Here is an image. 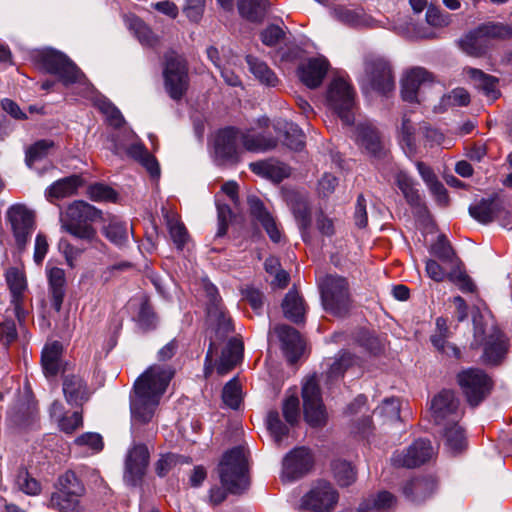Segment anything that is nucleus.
<instances>
[{
    "mask_svg": "<svg viewBox=\"0 0 512 512\" xmlns=\"http://www.w3.org/2000/svg\"><path fill=\"white\" fill-rule=\"evenodd\" d=\"M174 373L170 366L152 365L137 378L130 394L132 427L151 422Z\"/></svg>",
    "mask_w": 512,
    "mask_h": 512,
    "instance_id": "nucleus-1",
    "label": "nucleus"
},
{
    "mask_svg": "<svg viewBox=\"0 0 512 512\" xmlns=\"http://www.w3.org/2000/svg\"><path fill=\"white\" fill-rule=\"evenodd\" d=\"M218 472L224 487H213L210 490V500L214 504H220L225 500L227 492L241 494L249 486L248 464L245 450L242 447H234L223 455Z\"/></svg>",
    "mask_w": 512,
    "mask_h": 512,
    "instance_id": "nucleus-2",
    "label": "nucleus"
},
{
    "mask_svg": "<svg viewBox=\"0 0 512 512\" xmlns=\"http://www.w3.org/2000/svg\"><path fill=\"white\" fill-rule=\"evenodd\" d=\"M204 290L207 297V318L215 329V339H211L205 357L204 373L208 377L213 370L212 362L213 356L217 352V341L224 340L228 334L233 332V326L216 286L207 283L204 286Z\"/></svg>",
    "mask_w": 512,
    "mask_h": 512,
    "instance_id": "nucleus-3",
    "label": "nucleus"
},
{
    "mask_svg": "<svg viewBox=\"0 0 512 512\" xmlns=\"http://www.w3.org/2000/svg\"><path fill=\"white\" fill-rule=\"evenodd\" d=\"M101 216L102 212L89 203L82 200L74 201L61 215V227L75 238L93 242L97 240V232L90 223Z\"/></svg>",
    "mask_w": 512,
    "mask_h": 512,
    "instance_id": "nucleus-4",
    "label": "nucleus"
},
{
    "mask_svg": "<svg viewBox=\"0 0 512 512\" xmlns=\"http://www.w3.org/2000/svg\"><path fill=\"white\" fill-rule=\"evenodd\" d=\"M509 349V340L497 326L491 311L482 305V363L500 364Z\"/></svg>",
    "mask_w": 512,
    "mask_h": 512,
    "instance_id": "nucleus-5",
    "label": "nucleus"
},
{
    "mask_svg": "<svg viewBox=\"0 0 512 512\" xmlns=\"http://www.w3.org/2000/svg\"><path fill=\"white\" fill-rule=\"evenodd\" d=\"M85 487L72 471L65 472L58 480V488L50 496L49 507L58 512L82 511Z\"/></svg>",
    "mask_w": 512,
    "mask_h": 512,
    "instance_id": "nucleus-6",
    "label": "nucleus"
},
{
    "mask_svg": "<svg viewBox=\"0 0 512 512\" xmlns=\"http://www.w3.org/2000/svg\"><path fill=\"white\" fill-rule=\"evenodd\" d=\"M322 305L325 311L335 315H345L351 307L349 284L339 275H327L319 284Z\"/></svg>",
    "mask_w": 512,
    "mask_h": 512,
    "instance_id": "nucleus-7",
    "label": "nucleus"
},
{
    "mask_svg": "<svg viewBox=\"0 0 512 512\" xmlns=\"http://www.w3.org/2000/svg\"><path fill=\"white\" fill-rule=\"evenodd\" d=\"M164 87L173 100H180L189 86L188 65L185 58L173 50L164 55Z\"/></svg>",
    "mask_w": 512,
    "mask_h": 512,
    "instance_id": "nucleus-8",
    "label": "nucleus"
},
{
    "mask_svg": "<svg viewBox=\"0 0 512 512\" xmlns=\"http://www.w3.org/2000/svg\"><path fill=\"white\" fill-rule=\"evenodd\" d=\"M37 58L46 72L56 75L65 86L81 82L84 78L75 63L60 51L47 49L40 52Z\"/></svg>",
    "mask_w": 512,
    "mask_h": 512,
    "instance_id": "nucleus-9",
    "label": "nucleus"
},
{
    "mask_svg": "<svg viewBox=\"0 0 512 512\" xmlns=\"http://www.w3.org/2000/svg\"><path fill=\"white\" fill-rule=\"evenodd\" d=\"M354 97L355 93L351 85L343 78H335L329 85L327 91L328 105L346 125H351L354 122Z\"/></svg>",
    "mask_w": 512,
    "mask_h": 512,
    "instance_id": "nucleus-10",
    "label": "nucleus"
},
{
    "mask_svg": "<svg viewBox=\"0 0 512 512\" xmlns=\"http://www.w3.org/2000/svg\"><path fill=\"white\" fill-rule=\"evenodd\" d=\"M303 412L306 422L312 427L325 425L327 412L323 404L316 377L307 378L302 387Z\"/></svg>",
    "mask_w": 512,
    "mask_h": 512,
    "instance_id": "nucleus-11",
    "label": "nucleus"
},
{
    "mask_svg": "<svg viewBox=\"0 0 512 512\" xmlns=\"http://www.w3.org/2000/svg\"><path fill=\"white\" fill-rule=\"evenodd\" d=\"M459 402L455 393L444 389L436 394L429 406V417L438 426H447L458 422L460 413Z\"/></svg>",
    "mask_w": 512,
    "mask_h": 512,
    "instance_id": "nucleus-12",
    "label": "nucleus"
},
{
    "mask_svg": "<svg viewBox=\"0 0 512 512\" xmlns=\"http://www.w3.org/2000/svg\"><path fill=\"white\" fill-rule=\"evenodd\" d=\"M7 219L17 246L23 249L35 229V215L23 204H14L7 210Z\"/></svg>",
    "mask_w": 512,
    "mask_h": 512,
    "instance_id": "nucleus-13",
    "label": "nucleus"
},
{
    "mask_svg": "<svg viewBox=\"0 0 512 512\" xmlns=\"http://www.w3.org/2000/svg\"><path fill=\"white\" fill-rule=\"evenodd\" d=\"M434 82L432 73L423 67L406 70L401 78V96L404 101L421 102V91Z\"/></svg>",
    "mask_w": 512,
    "mask_h": 512,
    "instance_id": "nucleus-14",
    "label": "nucleus"
},
{
    "mask_svg": "<svg viewBox=\"0 0 512 512\" xmlns=\"http://www.w3.org/2000/svg\"><path fill=\"white\" fill-rule=\"evenodd\" d=\"M365 82L370 89L381 94L391 92L395 81L389 63L381 58L368 61L365 65Z\"/></svg>",
    "mask_w": 512,
    "mask_h": 512,
    "instance_id": "nucleus-15",
    "label": "nucleus"
},
{
    "mask_svg": "<svg viewBox=\"0 0 512 512\" xmlns=\"http://www.w3.org/2000/svg\"><path fill=\"white\" fill-rule=\"evenodd\" d=\"M434 454V448L429 440L418 439L406 450L396 451L391 461L396 467L414 468L427 462Z\"/></svg>",
    "mask_w": 512,
    "mask_h": 512,
    "instance_id": "nucleus-16",
    "label": "nucleus"
},
{
    "mask_svg": "<svg viewBox=\"0 0 512 512\" xmlns=\"http://www.w3.org/2000/svg\"><path fill=\"white\" fill-rule=\"evenodd\" d=\"M241 130L228 127L220 130L215 138L214 152L221 163H237L240 160L239 142Z\"/></svg>",
    "mask_w": 512,
    "mask_h": 512,
    "instance_id": "nucleus-17",
    "label": "nucleus"
},
{
    "mask_svg": "<svg viewBox=\"0 0 512 512\" xmlns=\"http://www.w3.org/2000/svg\"><path fill=\"white\" fill-rule=\"evenodd\" d=\"M338 502V493L325 481L314 486L302 500V505L313 512H329Z\"/></svg>",
    "mask_w": 512,
    "mask_h": 512,
    "instance_id": "nucleus-18",
    "label": "nucleus"
},
{
    "mask_svg": "<svg viewBox=\"0 0 512 512\" xmlns=\"http://www.w3.org/2000/svg\"><path fill=\"white\" fill-rule=\"evenodd\" d=\"M149 464V451L144 444H135L127 452L124 479L130 485H137Z\"/></svg>",
    "mask_w": 512,
    "mask_h": 512,
    "instance_id": "nucleus-19",
    "label": "nucleus"
},
{
    "mask_svg": "<svg viewBox=\"0 0 512 512\" xmlns=\"http://www.w3.org/2000/svg\"><path fill=\"white\" fill-rule=\"evenodd\" d=\"M312 467V456L304 447L296 448L283 460L282 479L293 481L304 476Z\"/></svg>",
    "mask_w": 512,
    "mask_h": 512,
    "instance_id": "nucleus-20",
    "label": "nucleus"
},
{
    "mask_svg": "<svg viewBox=\"0 0 512 512\" xmlns=\"http://www.w3.org/2000/svg\"><path fill=\"white\" fill-rule=\"evenodd\" d=\"M437 486V481L431 476L416 477L406 481L401 490L407 501L421 504L434 494Z\"/></svg>",
    "mask_w": 512,
    "mask_h": 512,
    "instance_id": "nucleus-21",
    "label": "nucleus"
},
{
    "mask_svg": "<svg viewBox=\"0 0 512 512\" xmlns=\"http://www.w3.org/2000/svg\"><path fill=\"white\" fill-rule=\"evenodd\" d=\"M274 332L279 338L288 360L292 363L296 362L304 349L303 340L299 332L285 324L275 326Z\"/></svg>",
    "mask_w": 512,
    "mask_h": 512,
    "instance_id": "nucleus-22",
    "label": "nucleus"
},
{
    "mask_svg": "<svg viewBox=\"0 0 512 512\" xmlns=\"http://www.w3.org/2000/svg\"><path fill=\"white\" fill-rule=\"evenodd\" d=\"M248 205L251 215L262 225L269 238L277 243L281 239V232L277 227L273 216L266 210L263 202L256 196L248 197Z\"/></svg>",
    "mask_w": 512,
    "mask_h": 512,
    "instance_id": "nucleus-23",
    "label": "nucleus"
},
{
    "mask_svg": "<svg viewBox=\"0 0 512 512\" xmlns=\"http://www.w3.org/2000/svg\"><path fill=\"white\" fill-rule=\"evenodd\" d=\"M48 293L52 307L59 312L66 294L65 271L59 267L47 268Z\"/></svg>",
    "mask_w": 512,
    "mask_h": 512,
    "instance_id": "nucleus-24",
    "label": "nucleus"
},
{
    "mask_svg": "<svg viewBox=\"0 0 512 512\" xmlns=\"http://www.w3.org/2000/svg\"><path fill=\"white\" fill-rule=\"evenodd\" d=\"M450 337L451 332L448 328L447 320L442 317L437 318L435 332L430 337L432 345L440 353L459 359L461 355L460 349L448 342Z\"/></svg>",
    "mask_w": 512,
    "mask_h": 512,
    "instance_id": "nucleus-25",
    "label": "nucleus"
},
{
    "mask_svg": "<svg viewBox=\"0 0 512 512\" xmlns=\"http://www.w3.org/2000/svg\"><path fill=\"white\" fill-rule=\"evenodd\" d=\"M328 67V61L324 58L310 59L299 67V77L307 87L316 88L322 83Z\"/></svg>",
    "mask_w": 512,
    "mask_h": 512,
    "instance_id": "nucleus-26",
    "label": "nucleus"
},
{
    "mask_svg": "<svg viewBox=\"0 0 512 512\" xmlns=\"http://www.w3.org/2000/svg\"><path fill=\"white\" fill-rule=\"evenodd\" d=\"M6 282L11 292V303L14 306L15 314L20 319L23 314V296L27 288L25 275L15 267L9 268L6 272Z\"/></svg>",
    "mask_w": 512,
    "mask_h": 512,
    "instance_id": "nucleus-27",
    "label": "nucleus"
},
{
    "mask_svg": "<svg viewBox=\"0 0 512 512\" xmlns=\"http://www.w3.org/2000/svg\"><path fill=\"white\" fill-rule=\"evenodd\" d=\"M457 379L469 404L473 407L478 406L480 403V371L476 368L463 370L458 374Z\"/></svg>",
    "mask_w": 512,
    "mask_h": 512,
    "instance_id": "nucleus-28",
    "label": "nucleus"
},
{
    "mask_svg": "<svg viewBox=\"0 0 512 512\" xmlns=\"http://www.w3.org/2000/svg\"><path fill=\"white\" fill-rule=\"evenodd\" d=\"M63 393L71 405L80 406L89 399L86 382L77 375H67L63 380Z\"/></svg>",
    "mask_w": 512,
    "mask_h": 512,
    "instance_id": "nucleus-29",
    "label": "nucleus"
},
{
    "mask_svg": "<svg viewBox=\"0 0 512 512\" xmlns=\"http://www.w3.org/2000/svg\"><path fill=\"white\" fill-rule=\"evenodd\" d=\"M243 350V342L238 338H231L222 351L217 365V373L225 375L231 371L241 361Z\"/></svg>",
    "mask_w": 512,
    "mask_h": 512,
    "instance_id": "nucleus-30",
    "label": "nucleus"
},
{
    "mask_svg": "<svg viewBox=\"0 0 512 512\" xmlns=\"http://www.w3.org/2000/svg\"><path fill=\"white\" fill-rule=\"evenodd\" d=\"M290 206L301 231L302 238L307 242L311 226V210L309 202L304 196L295 194L290 198Z\"/></svg>",
    "mask_w": 512,
    "mask_h": 512,
    "instance_id": "nucleus-31",
    "label": "nucleus"
},
{
    "mask_svg": "<svg viewBox=\"0 0 512 512\" xmlns=\"http://www.w3.org/2000/svg\"><path fill=\"white\" fill-rule=\"evenodd\" d=\"M282 310L285 318L300 324L305 320L306 305L303 298L294 289L289 290L282 301Z\"/></svg>",
    "mask_w": 512,
    "mask_h": 512,
    "instance_id": "nucleus-32",
    "label": "nucleus"
},
{
    "mask_svg": "<svg viewBox=\"0 0 512 512\" xmlns=\"http://www.w3.org/2000/svg\"><path fill=\"white\" fill-rule=\"evenodd\" d=\"M126 27L134 34L142 45L153 47L159 39L152 29L138 16L128 14L124 16Z\"/></svg>",
    "mask_w": 512,
    "mask_h": 512,
    "instance_id": "nucleus-33",
    "label": "nucleus"
},
{
    "mask_svg": "<svg viewBox=\"0 0 512 512\" xmlns=\"http://www.w3.org/2000/svg\"><path fill=\"white\" fill-rule=\"evenodd\" d=\"M83 184L82 178L78 175H71L55 181L46 190V197L49 201L52 199H62L72 196Z\"/></svg>",
    "mask_w": 512,
    "mask_h": 512,
    "instance_id": "nucleus-34",
    "label": "nucleus"
},
{
    "mask_svg": "<svg viewBox=\"0 0 512 512\" xmlns=\"http://www.w3.org/2000/svg\"><path fill=\"white\" fill-rule=\"evenodd\" d=\"M107 223L102 228L104 236L117 246H124L129 241V228L127 223L117 216L110 215L105 220Z\"/></svg>",
    "mask_w": 512,
    "mask_h": 512,
    "instance_id": "nucleus-35",
    "label": "nucleus"
},
{
    "mask_svg": "<svg viewBox=\"0 0 512 512\" xmlns=\"http://www.w3.org/2000/svg\"><path fill=\"white\" fill-rule=\"evenodd\" d=\"M126 153L128 154V156L139 162L147 170L151 177H159V163L143 144H131L126 149Z\"/></svg>",
    "mask_w": 512,
    "mask_h": 512,
    "instance_id": "nucleus-36",
    "label": "nucleus"
},
{
    "mask_svg": "<svg viewBox=\"0 0 512 512\" xmlns=\"http://www.w3.org/2000/svg\"><path fill=\"white\" fill-rule=\"evenodd\" d=\"M443 427L442 441L447 452L456 455L463 451L466 448L467 442L464 431L458 425V422Z\"/></svg>",
    "mask_w": 512,
    "mask_h": 512,
    "instance_id": "nucleus-37",
    "label": "nucleus"
},
{
    "mask_svg": "<svg viewBox=\"0 0 512 512\" xmlns=\"http://www.w3.org/2000/svg\"><path fill=\"white\" fill-rule=\"evenodd\" d=\"M357 141L370 154L379 156L382 150L379 133L377 129L369 123L359 124L357 126Z\"/></svg>",
    "mask_w": 512,
    "mask_h": 512,
    "instance_id": "nucleus-38",
    "label": "nucleus"
},
{
    "mask_svg": "<svg viewBox=\"0 0 512 512\" xmlns=\"http://www.w3.org/2000/svg\"><path fill=\"white\" fill-rule=\"evenodd\" d=\"M240 138L245 150L250 152H265L277 146V140L274 137L264 134L241 131Z\"/></svg>",
    "mask_w": 512,
    "mask_h": 512,
    "instance_id": "nucleus-39",
    "label": "nucleus"
},
{
    "mask_svg": "<svg viewBox=\"0 0 512 512\" xmlns=\"http://www.w3.org/2000/svg\"><path fill=\"white\" fill-rule=\"evenodd\" d=\"M62 345L58 341L46 345L42 351V367L46 376H56L60 370Z\"/></svg>",
    "mask_w": 512,
    "mask_h": 512,
    "instance_id": "nucleus-40",
    "label": "nucleus"
},
{
    "mask_svg": "<svg viewBox=\"0 0 512 512\" xmlns=\"http://www.w3.org/2000/svg\"><path fill=\"white\" fill-rule=\"evenodd\" d=\"M246 62L249 66L250 72L259 80L260 83L271 87L276 86L278 78L264 61L254 56L247 55Z\"/></svg>",
    "mask_w": 512,
    "mask_h": 512,
    "instance_id": "nucleus-41",
    "label": "nucleus"
},
{
    "mask_svg": "<svg viewBox=\"0 0 512 512\" xmlns=\"http://www.w3.org/2000/svg\"><path fill=\"white\" fill-rule=\"evenodd\" d=\"M399 142L408 156H414L417 152L416 126L404 115L399 128Z\"/></svg>",
    "mask_w": 512,
    "mask_h": 512,
    "instance_id": "nucleus-42",
    "label": "nucleus"
},
{
    "mask_svg": "<svg viewBox=\"0 0 512 512\" xmlns=\"http://www.w3.org/2000/svg\"><path fill=\"white\" fill-rule=\"evenodd\" d=\"M239 13L252 22L261 21L267 11L268 0H238Z\"/></svg>",
    "mask_w": 512,
    "mask_h": 512,
    "instance_id": "nucleus-43",
    "label": "nucleus"
},
{
    "mask_svg": "<svg viewBox=\"0 0 512 512\" xmlns=\"http://www.w3.org/2000/svg\"><path fill=\"white\" fill-rule=\"evenodd\" d=\"M395 182L410 206L419 207L421 205L420 193L407 173L399 171L395 176Z\"/></svg>",
    "mask_w": 512,
    "mask_h": 512,
    "instance_id": "nucleus-44",
    "label": "nucleus"
},
{
    "mask_svg": "<svg viewBox=\"0 0 512 512\" xmlns=\"http://www.w3.org/2000/svg\"><path fill=\"white\" fill-rule=\"evenodd\" d=\"M165 220L173 243L178 249H183L188 240V232L184 224L175 214H166Z\"/></svg>",
    "mask_w": 512,
    "mask_h": 512,
    "instance_id": "nucleus-45",
    "label": "nucleus"
},
{
    "mask_svg": "<svg viewBox=\"0 0 512 512\" xmlns=\"http://www.w3.org/2000/svg\"><path fill=\"white\" fill-rule=\"evenodd\" d=\"M460 50L468 56L480 55V27L465 32L457 41Z\"/></svg>",
    "mask_w": 512,
    "mask_h": 512,
    "instance_id": "nucleus-46",
    "label": "nucleus"
},
{
    "mask_svg": "<svg viewBox=\"0 0 512 512\" xmlns=\"http://www.w3.org/2000/svg\"><path fill=\"white\" fill-rule=\"evenodd\" d=\"M54 147L55 143L52 140L41 139L36 141L26 150V164L31 167L35 162L44 159Z\"/></svg>",
    "mask_w": 512,
    "mask_h": 512,
    "instance_id": "nucleus-47",
    "label": "nucleus"
},
{
    "mask_svg": "<svg viewBox=\"0 0 512 512\" xmlns=\"http://www.w3.org/2000/svg\"><path fill=\"white\" fill-rule=\"evenodd\" d=\"M332 470L335 480L342 487L349 486L356 480V472L352 465L347 461H334L332 464Z\"/></svg>",
    "mask_w": 512,
    "mask_h": 512,
    "instance_id": "nucleus-48",
    "label": "nucleus"
},
{
    "mask_svg": "<svg viewBox=\"0 0 512 512\" xmlns=\"http://www.w3.org/2000/svg\"><path fill=\"white\" fill-rule=\"evenodd\" d=\"M512 37V26L500 22H485L482 24V38L504 40Z\"/></svg>",
    "mask_w": 512,
    "mask_h": 512,
    "instance_id": "nucleus-49",
    "label": "nucleus"
},
{
    "mask_svg": "<svg viewBox=\"0 0 512 512\" xmlns=\"http://www.w3.org/2000/svg\"><path fill=\"white\" fill-rule=\"evenodd\" d=\"M284 128L283 143L292 150H301L305 144L302 130L294 123H285Z\"/></svg>",
    "mask_w": 512,
    "mask_h": 512,
    "instance_id": "nucleus-50",
    "label": "nucleus"
},
{
    "mask_svg": "<svg viewBox=\"0 0 512 512\" xmlns=\"http://www.w3.org/2000/svg\"><path fill=\"white\" fill-rule=\"evenodd\" d=\"M249 168L255 174L266 178L281 179L285 176L284 169L277 166L271 161L262 160L252 162L249 164Z\"/></svg>",
    "mask_w": 512,
    "mask_h": 512,
    "instance_id": "nucleus-51",
    "label": "nucleus"
},
{
    "mask_svg": "<svg viewBox=\"0 0 512 512\" xmlns=\"http://www.w3.org/2000/svg\"><path fill=\"white\" fill-rule=\"evenodd\" d=\"M98 109L105 115L109 125L119 128L124 124L120 110L107 99H100L96 103Z\"/></svg>",
    "mask_w": 512,
    "mask_h": 512,
    "instance_id": "nucleus-52",
    "label": "nucleus"
},
{
    "mask_svg": "<svg viewBox=\"0 0 512 512\" xmlns=\"http://www.w3.org/2000/svg\"><path fill=\"white\" fill-rule=\"evenodd\" d=\"M267 427L276 444L280 445L284 437L288 434V427L281 421L277 411H270L268 413Z\"/></svg>",
    "mask_w": 512,
    "mask_h": 512,
    "instance_id": "nucleus-53",
    "label": "nucleus"
},
{
    "mask_svg": "<svg viewBox=\"0 0 512 512\" xmlns=\"http://www.w3.org/2000/svg\"><path fill=\"white\" fill-rule=\"evenodd\" d=\"M331 15L334 19L346 25L359 26L362 24L360 13L345 6L334 7Z\"/></svg>",
    "mask_w": 512,
    "mask_h": 512,
    "instance_id": "nucleus-54",
    "label": "nucleus"
},
{
    "mask_svg": "<svg viewBox=\"0 0 512 512\" xmlns=\"http://www.w3.org/2000/svg\"><path fill=\"white\" fill-rule=\"evenodd\" d=\"M355 357L353 354L349 352H342L339 355V358H337L330 366L328 371V378L330 379H337L340 376L344 374L346 369L350 366H352L355 362Z\"/></svg>",
    "mask_w": 512,
    "mask_h": 512,
    "instance_id": "nucleus-55",
    "label": "nucleus"
},
{
    "mask_svg": "<svg viewBox=\"0 0 512 512\" xmlns=\"http://www.w3.org/2000/svg\"><path fill=\"white\" fill-rule=\"evenodd\" d=\"M501 96L498 78L482 72V97L487 104H492Z\"/></svg>",
    "mask_w": 512,
    "mask_h": 512,
    "instance_id": "nucleus-56",
    "label": "nucleus"
},
{
    "mask_svg": "<svg viewBox=\"0 0 512 512\" xmlns=\"http://www.w3.org/2000/svg\"><path fill=\"white\" fill-rule=\"evenodd\" d=\"M223 402L230 408L237 409L241 402V390L236 379L230 380L222 391Z\"/></svg>",
    "mask_w": 512,
    "mask_h": 512,
    "instance_id": "nucleus-57",
    "label": "nucleus"
},
{
    "mask_svg": "<svg viewBox=\"0 0 512 512\" xmlns=\"http://www.w3.org/2000/svg\"><path fill=\"white\" fill-rule=\"evenodd\" d=\"M136 321L143 331H148L156 327V316L147 301H143L140 305Z\"/></svg>",
    "mask_w": 512,
    "mask_h": 512,
    "instance_id": "nucleus-58",
    "label": "nucleus"
},
{
    "mask_svg": "<svg viewBox=\"0 0 512 512\" xmlns=\"http://www.w3.org/2000/svg\"><path fill=\"white\" fill-rule=\"evenodd\" d=\"M470 102V95L464 88L453 89L449 94L441 98L440 105L443 108L465 106Z\"/></svg>",
    "mask_w": 512,
    "mask_h": 512,
    "instance_id": "nucleus-59",
    "label": "nucleus"
},
{
    "mask_svg": "<svg viewBox=\"0 0 512 512\" xmlns=\"http://www.w3.org/2000/svg\"><path fill=\"white\" fill-rule=\"evenodd\" d=\"M88 197L96 202L101 201H115L117 199V193L109 186L101 183H97L89 186L87 190Z\"/></svg>",
    "mask_w": 512,
    "mask_h": 512,
    "instance_id": "nucleus-60",
    "label": "nucleus"
},
{
    "mask_svg": "<svg viewBox=\"0 0 512 512\" xmlns=\"http://www.w3.org/2000/svg\"><path fill=\"white\" fill-rule=\"evenodd\" d=\"M447 277L464 292H472L475 289V285L470 277L458 264L447 274Z\"/></svg>",
    "mask_w": 512,
    "mask_h": 512,
    "instance_id": "nucleus-61",
    "label": "nucleus"
},
{
    "mask_svg": "<svg viewBox=\"0 0 512 512\" xmlns=\"http://www.w3.org/2000/svg\"><path fill=\"white\" fill-rule=\"evenodd\" d=\"M432 251L434 255L442 261L453 264L456 261L455 253L444 235H440L438 237L436 243L432 247Z\"/></svg>",
    "mask_w": 512,
    "mask_h": 512,
    "instance_id": "nucleus-62",
    "label": "nucleus"
},
{
    "mask_svg": "<svg viewBox=\"0 0 512 512\" xmlns=\"http://www.w3.org/2000/svg\"><path fill=\"white\" fill-rule=\"evenodd\" d=\"M375 413L380 414L388 421H398L400 419V400L397 398L385 399Z\"/></svg>",
    "mask_w": 512,
    "mask_h": 512,
    "instance_id": "nucleus-63",
    "label": "nucleus"
},
{
    "mask_svg": "<svg viewBox=\"0 0 512 512\" xmlns=\"http://www.w3.org/2000/svg\"><path fill=\"white\" fill-rule=\"evenodd\" d=\"M16 484L19 490L27 495H37L41 491L40 483L35 478H32L26 471L19 472Z\"/></svg>",
    "mask_w": 512,
    "mask_h": 512,
    "instance_id": "nucleus-64",
    "label": "nucleus"
}]
</instances>
